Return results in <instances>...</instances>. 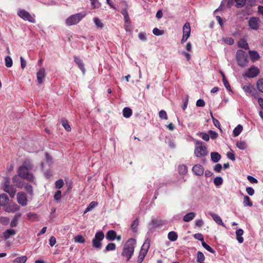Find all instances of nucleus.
<instances>
[{
    "instance_id": "nucleus-1",
    "label": "nucleus",
    "mask_w": 263,
    "mask_h": 263,
    "mask_svg": "<svg viewBox=\"0 0 263 263\" xmlns=\"http://www.w3.org/2000/svg\"><path fill=\"white\" fill-rule=\"evenodd\" d=\"M33 165L29 159L24 161L22 165L17 168V174L23 179L35 183V177L31 171L33 170Z\"/></svg>"
},
{
    "instance_id": "nucleus-2",
    "label": "nucleus",
    "mask_w": 263,
    "mask_h": 263,
    "mask_svg": "<svg viewBox=\"0 0 263 263\" xmlns=\"http://www.w3.org/2000/svg\"><path fill=\"white\" fill-rule=\"evenodd\" d=\"M136 240L134 238L128 239L124 245L122 255L125 256L127 260H129L131 256L133 255L135 247L136 245Z\"/></svg>"
},
{
    "instance_id": "nucleus-3",
    "label": "nucleus",
    "mask_w": 263,
    "mask_h": 263,
    "mask_svg": "<svg viewBox=\"0 0 263 263\" xmlns=\"http://www.w3.org/2000/svg\"><path fill=\"white\" fill-rule=\"evenodd\" d=\"M86 15V12L84 11L71 15L65 20V24L67 26H71L78 24Z\"/></svg>"
},
{
    "instance_id": "nucleus-4",
    "label": "nucleus",
    "mask_w": 263,
    "mask_h": 263,
    "mask_svg": "<svg viewBox=\"0 0 263 263\" xmlns=\"http://www.w3.org/2000/svg\"><path fill=\"white\" fill-rule=\"evenodd\" d=\"M194 154L197 157L205 156L208 154L207 148L203 142L201 141L196 142Z\"/></svg>"
},
{
    "instance_id": "nucleus-5",
    "label": "nucleus",
    "mask_w": 263,
    "mask_h": 263,
    "mask_svg": "<svg viewBox=\"0 0 263 263\" xmlns=\"http://www.w3.org/2000/svg\"><path fill=\"white\" fill-rule=\"evenodd\" d=\"M17 15L23 20L28 21L31 23L35 22V15L34 14H30L29 12L23 9H18L17 12Z\"/></svg>"
},
{
    "instance_id": "nucleus-6",
    "label": "nucleus",
    "mask_w": 263,
    "mask_h": 263,
    "mask_svg": "<svg viewBox=\"0 0 263 263\" xmlns=\"http://www.w3.org/2000/svg\"><path fill=\"white\" fill-rule=\"evenodd\" d=\"M104 238V235L102 231L97 232L94 238L92 240V244L93 247L100 250L102 247V241Z\"/></svg>"
},
{
    "instance_id": "nucleus-7",
    "label": "nucleus",
    "mask_w": 263,
    "mask_h": 263,
    "mask_svg": "<svg viewBox=\"0 0 263 263\" xmlns=\"http://www.w3.org/2000/svg\"><path fill=\"white\" fill-rule=\"evenodd\" d=\"M236 60L239 66L245 67L247 65V55L246 53L242 50H238L236 52Z\"/></svg>"
},
{
    "instance_id": "nucleus-8",
    "label": "nucleus",
    "mask_w": 263,
    "mask_h": 263,
    "mask_svg": "<svg viewBox=\"0 0 263 263\" xmlns=\"http://www.w3.org/2000/svg\"><path fill=\"white\" fill-rule=\"evenodd\" d=\"M149 248V241L148 239H146L144 243L143 244L141 250L139 252V255L138 257V262L142 263L145 255H146L148 249Z\"/></svg>"
},
{
    "instance_id": "nucleus-9",
    "label": "nucleus",
    "mask_w": 263,
    "mask_h": 263,
    "mask_svg": "<svg viewBox=\"0 0 263 263\" xmlns=\"http://www.w3.org/2000/svg\"><path fill=\"white\" fill-rule=\"evenodd\" d=\"M260 23L259 17L252 16L248 21V26L251 30H257L260 28Z\"/></svg>"
},
{
    "instance_id": "nucleus-10",
    "label": "nucleus",
    "mask_w": 263,
    "mask_h": 263,
    "mask_svg": "<svg viewBox=\"0 0 263 263\" xmlns=\"http://www.w3.org/2000/svg\"><path fill=\"white\" fill-rule=\"evenodd\" d=\"M191 31V30L190 23L189 22H186L183 26V36L181 41V43L182 44L185 43L190 37Z\"/></svg>"
},
{
    "instance_id": "nucleus-11",
    "label": "nucleus",
    "mask_w": 263,
    "mask_h": 263,
    "mask_svg": "<svg viewBox=\"0 0 263 263\" xmlns=\"http://www.w3.org/2000/svg\"><path fill=\"white\" fill-rule=\"evenodd\" d=\"M17 202L22 206L27 204V199L26 194L23 192H18L17 195Z\"/></svg>"
},
{
    "instance_id": "nucleus-12",
    "label": "nucleus",
    "mask_w": 263,
    "mask_h": 263,
    "mask_svg": "<svg viewBox=\"0 0 263 263\" xmlns=\"http://www.w3.org/2000/svg\"><path fill=\"white\" fill-rule=\"evenodd\" d=\"M259 73V69L253 66L251 67L246 73V76L248 78H254L256 77Z\"/></svg>"
},
{
    "instance_id": "nucleus-13",
    "label": "nucleus",
    "mask_w": 263,
    "mask_h": 263,
    "mask_svg": "<svg viewBox=\"0 0 263 263\" xmlns=\"http://www.w3.org/2000/svg\"><path fill=\"white\" fill-rule=\"evenodd\" d=\"M164 224L163 221L160 219H153L148 224L149 230H153L156 228L161 227Z\"/></svg>"
},
{
    "instance_id": "nucleus-14",
    "label": "nucleus",
    "mask_w": 263,
    "mask_h": 263,
    "mask_svg": "<svg viewBox=\"0 0 263 263\" xmlns=\"http://www.w3.org/2000/svg\"><path fill=\"white\" fill-rule=\"evenodd\" d=\"M9 181H6L4 186V190L8 193L11 198H13L16 193V190L11 185H9Z\"/></svg>"
},
{
    "instance_id": "nucleus-15",
    "label": "nucleus",
    "mask_w": 263,
    "mask_h": 263,
    "mask_svg": "<svg viewBox=\"0 0 263 263\" xmlns=\"http://www.w3.org/2000/svg\"><path fill=\"white\" fill-rule=\"evenodd\" d=\"M204 168L200 164H196L193 166L192 171L197 176H201L204 173Z\"/></svg>"
},
{
    "instance_id": "nucleus-16",
    "label": "nucleus",
    "mask_w": 263,
    "mask_h": 263,
    "mask_svg": "<svg viewBox=\"0 0 263 263\" xmlns=\"http://www.w3.org/2000/svg\"><path fill=\"white\" fill-rule=\"evenodd\" d=\"M22 179L18 174L13 176L12 178L13 182L16 187L18 188H22L23 187L24 183Z\"/></svg>"
},
{
    "instance_id": "nucleus-17",
    "label": "nucleus",
    "mask_w": 263,
    "mask_h": 263,
    "mask_svg": "<svg viewBox=\"0 0 263 263\" xmlns=\"http://www.w3.org/2000/svg\"><path fill=\"white\" fill-rule=\"evenodd\" d=\"M45 77V70L44 68H41L36 73V78L39 84H42L44 79Z\"/></svg>"
},
{
    "instance_id": "nucleus-18",
    "label": "nucleus",
    "mask_w": 263,
    "mask_h": 263,
    "mask_svg": "<svg viewBox=\"0 0 263 263\" xmlns=\"http://www.w3.org/2000/svg\"><path fill=\"white\" fill-rule=\"evenodd\" d=\"M15 234L16 231L14 229H7L3 232L2 237L5 240H7L9 239L10 236L14 235Z\"/></svg>"
},
{
    "instance_id": "nucleus-19",
    "label": "nucleus",
    "mask_w": 263,
    "mask_h": 263,
    "mask_svg": "<svg viewBox=\"0 0 263 263\" xmlns=\"http://www.w3.org/2000/svg\"><path fill=\"white\" fill-rule=\"evenodd\" d=\"M210 216L213 218V220L219 225L222 226V227L226 228L225 224L222 222V220L221 217L217 214H215L213 212L210 213Z\"/></svg>"
},
{
    "instance_id": "nucleus-20",
    "label": "nucleus",
    "mask_w": 263,
    "mask_h": 263,
    "mask_svg": "<svg viewBox=\"0 0 263 263\" xmlns=\"http://www.w3.org/2000/svg\"><path fill=\"white\" fill-rule=\"evenodd\" d=\"M21 214L20 213H16L13 219L11 220L10 222V227L12 228L15 227L17 226L18 221L21 217Z\"/></svg>"
},
{
    "instance_id": "nucleus-21",
    "label": "nucleus",
    "mask_w": 263,
    "mask_h": 263,
    "mask_svg": "<svg viewBox=\"0 0 263 263\" xmlns=\"http://www.w3.org/2000/svg\"><path fill=\"white\" fill-rule=\"evenodd\" d=\"M238 46L239 48H243L245 50H248L249 48V45L247 41L244 39H241L238 42Z\"/></svg>"
},
{
    "instance_id": "nucleus-22",
    "label": "nucleus",
    "mask_w": 263,
    "mask_h": 263,
    "mask_svg": "<svg viewBox=\"0 0 263 263\" xmlns=\"http://www.w3.org/2000/svg\"><path fill=\"white\" fill-rule=\"evenodd\" d=\"M243 234V231L241 229H239L236 231V239L240 243H242L243 242V238L242 237Z\"/></svg>"
},
{
    "instance_id": "nucleus-23",
    "label": "nucleus",
    "mask_w": 263,
    "mask_h": 263,
    "mask_svg": "<svg viewBox=\"0 0 263 263\" xmlns=\"http://www.w3.org/2000/svg\"><path fill=\"white\" fill-rule=\"evenodd\" d=\"M74 62L78 65L79 68L83 72H85V68L84 66V64L82 61V60L77 57H74Z\"/></svg>"
},
{
    "instance_id": "nucleus-24",
    "label": "nucleus",
    "mask_w": 263,
    "mask_h": 263,
    "mask_svg": "<svg viewBox=\"0 0 263 263\" xmlns=\"http://www.w3.org/2000/svg\"><path fill=\"white\" fill-rule=\"evenodd\" d=\"M117 236L116 232L114 230H109L107 232L106 238L109 240H114Z\"/></svg>"
},
{
    "instance_id": "nucleus-25",
    "label": "nucleus",
    "mask_w": 263,
    "mask_h": 263,
    "mask_svg": "<svg viewBox=\"0 0 263 263\" xmlns=\"http://www.w3.org/2000/svg\"><path fill=\"white\" fill-rule=\"evenodd\" d=\"M211 157L212 161L214 163H216L220 159L221 156L217 152H212L211 153Z\"/></svg>"
},
{
    "instance_id": "nucleus-26",
    "label": "nucleus",
    "mask_w": 263,
    "mask_h": 263,
    "mask_svg": "<svg viewBox=\"0 0 263 263\" xmlns=\"http://www.w3.org/2000/svg\"><path fill=\"white\" fill-rule=\"evenodd\" d=\"M195 217V213L194 212H190L186 214H185L183 219L185 222H189L192 219H194V218Z\"/></svg>"
},
{
    "instance_id": "nucleus-27",
    "label": "nucleus",
    "mask_w": 263,
    "mask_h": 263,
    "mask_svg": "<svg viewBox=\"0 0 263 263\" xmlns=\"http://www.w3.org/2000/svg\"><path fill=\"white\" fill-rule=\"evenodd\" d=\"M8 201L9 199L7 195L5 194L0 195V206L5 205L7 203H8Z\"/></svg>"
},
{
    "instance_id": "nucleus-28",
    "label": "nucleus",
    "mask_w": 263,
    "mask_h": 263,
    "mask_svg": "<svg viewBox=\"0 0 263 263\" xmlns=\"http://www.w3.org/2000/svg\"><path fill=\"white\" fill-rule=\"evenodd\" d=\"M249 55L253 61H255L259 58V55L256 51L249 50Z\"/></svg>"
},
{
    "instance_id": "nucleus-29",
    "label": "nucleus",
    "mask_w": 263,
    "mask_h": 263,
    "mask_svg": "<svg viewBox=\"0 0 263 263\" xmlns=\"http://www.w3.org/2000/svg\"><path fill=\"white\" fill-rule=\"evenodd\" d=\"M167 237H168V239L170 241H175L178 238V235L176 232H175L174 231H171L168 233Z\"/></svg>"
},
{
    "instance_id": "nucleus-30",
    "label": "nucleus",
    "mask_w": 263,
    "mask_h": 263,
    "mask_svg": "<svg viewBox=\"0 0 263 263\" xmlns=\"http://www.w3.org/2000/svg\"><path fill=\"white\" fill-rule=\"evenodd\" d=\"M236 146L240 149L245 150L247 147V144L245 141H239L236 142Z\"/></svg>"
},
{
    "instance_id": "nucleus-31",
    "label": "nucleus",
    "mask_w": 263,
    "mask_h": 263,
    "mask_svg": "<svg viewBox=\"0 0 263 263\" xmlns=\"http://www.w3.org/2000/svg\"><path fill=\"white\" fill-rule=\"evenodd\" d=\"M132 115V110L129 107H125L123 109V116L126 118L130 117Z\"/></svg>"
},
{
    "instance_id": "nucleus-32",
    "label": "nucleus",
    "mask_w": 263,
    "mask_h": 263,
    "mask_svg": "<svg viewBox=\"0 0 263 263\" xmlns=\"http://www.w3.org/2000/svg\"><path fill=\"white\" fill-rule=\"evenodd\" d=\"M19 210H20V206L15 203H14V204L10 205L9 207L7 208V212H12V213H14L15 211H18Z\"/></svg>"
},
{
    "instance_id": "nucleus-33",
    "label": "nucleus",
    "mask_w": 263,
    "mask_h": 263,
    "mask_svg": "<svg viewBox=\"0 0 263 263\" xmlns=\"http://www.w3.org/2000/svg\"><path fill=\"white\" fill-rule=\"evenodd\" d=\"M95 26L100 29H102L104 27L103 23L101 22V21L97 17H95L93 19Z\"/></svg>"
},
{
    "instance_id": "nucleus-34",
    "label": "nucleus",
    "mask_w": 263,
    "mask_h": 263,
    "mask_svg": "<svg viewBox=\"0 0 263 263\" xmlns=\"http://www.w3.org/2000/svg\"><path fill=\"white\" fill-rule=\"evenodd\" d=\"M242 126L239 124L233 130V135L234 137H237L242 130Z\"/></svg>"
},
{
    "instance_id": "nucleus-35",
    "label": "nucleus",
    "mask_w": 263,
    "mask_h": 263,
    "mask_svg": "<svg viewBox=\"0 0 263 263\" xmlns=\"http://www.w3.org/2000/svg\"><path fill=\"white\" fill-rule=\"evenodd\" d=\"M27 260L26 256L23 255L14 259L13 262L16 263H25Z\"/></svg>"
},
{
    "instance_id": "nucleus-36",
    "label": "nucleus",
    "mask_w": 263,
    "mask_h": 263,
    "mask_svg": "<svg viewBox=\"0 0 263 263\" xmlns=\"http://www.w3.org/2000/svg\"><path fill=\"white\" fill-rule=\"evenodd\" d=\"M243 204L244 206H252L253 205V203L251 201L250 198L246 195L244 196Z\"/></svg>"
},
{
    "instance_id": "nucleus-37",
    "label": "nucleus",
    "mask_w": 263,
    "mask_h": 263,
    "mask_svg": "<svg viewBox=\"0 0 263 263\" xmlns=\"http://www.w3.org/2000/svg\"><path fill=\"white\" fill-rule=\"evenodd\" d=\"M97 205V202L95 201L91 202L87 207L85 209L84 213L85 214L89 211H91L96 205Z\"/></svg>"
},
{
    "instance_id": "nucleus-38",
    "label": "nucleus",
    "mask_w": 263,
    "mask_h": 263,
    "mask_svg": "<svg viewBox=\"0 0 263 263\" xmlns=\"http://www.w3.org/2000/svg\"><path fill=\"white\" fill-rule=\"evenodd\" d=\"M5 65L7 67L10 68L12 67L13 64L12 60L10 56H7L5 58Z\"/></svg>"
},
{
    "instance_id": "nucleus-39",
    "label": "nucleus",
    "mask_w": 263,
    "mask_h": 263,
    "mask_svg": "<svg viewBox=\"0 0 263 263\" xmlns=\"http://www.w3.org/2000/svg\"><path fill=\"white\" fill-rule=\"evenodd\" d=\"M236 3V7L237 8H241L244 7L246 3V0H234Z\"/></svg>"
},
{
    "instance_id": "nucleus-40",
    "label": "nucleus",
    "mask_w": 263,
    "mask_h": 263,
    "mask_svg": "<svg viewBox=\"0 0 263 263\" xmlns=\"http://www.w3.org/2000/svg\"><path fill=\"white\" fill-rule=\"evenodd\" d=\"M178 172L180 174H185L187 172V168L185 165H180L178 166Z\"/></svg>"
},
{
    "instance_id": "nucleus-41",
    "label": "nucleus",
    "mask_w": 263,
    "mask_h": 263,
    "mask_svg": "<svg viewBox=\"0 0 263 263\" xmlns=\"http://www.w3.org/2000/svg\"><path fill=\"white\" fill-rule=\"evenodd\" d=\"M205 260V257L204 254L200 251H198L197 252V262H203V261Z\"/></svg>"
},
{
    "instance_id": "nucleus-42",
    "label": "nucleus",
    "mask_w": 263,
    "mask_h": 263,
    "mask_svg": "<svg viewBox=\"0 0 263 263\" xmlns=\"http://www.w3.org/2000/svg\"><path fill=\"white\" fill-rule=\"evenodd\" d=\"M221 74H222V81H223V84H224L225 87L226 88V89L230 91L231 90L230 85L228 81L227 80L224 74L223 73H221Z\"/></svg>"
},
{
    "instance_id": "nucleus-43",
    "label": "nucleus",
    "mask_w": 263,
    "mask_h": 263,
    "mask_svg": "<svg viewBox=\"0 0 263 263\" xmlns=\"http://www.w3.org/2000/svg\"><path fill=\"white\" fill-rule=\"evenodd\" d=\"M202 246L205 249L211 253L214 254L215 253V250L213 249L209 245L206 244L204 241L202 243Z\"/></svg>"
},
{
    "instance_id": "nucleus-44",
    "label": "nucleus",
    "mask_w": 263,
    "mask_h": 263,
    "mask_svg": "<svg viewBox=\"0 0 263 263\" xmlns=\"http://www.w3.org/2000/svg\"><path fill=\"white\" fill-rule=\"evenodd\" d=\"M223 183V179L221 177H216L214 180V183L216 186H219Z\"/></svg>"
},
{
    "instance_id": "nucleus-45",
    "label": "nucleus",
    "mask_w": 263,
    "mask_h": 263,
    "mask_svg": "<svg viewBox=\"0 0 263 263\" xmlns=\"http://www.w3.org/2000/svg\"><path fill=\"white\" fill-rule=\"evenodd\" d=\"M115 249L116 245L114 243H109L106 246L105 251H113L115 250Z\"/></svg>"
},
{
    "instance_id": "nucleus-46",
    "label": "nucleus",
    "mask_w": 263,
    "mask_h": 263,
    "mask_svg": "<svg viewBox=\"0 0 263 263\" xmlns=\"http://www.w3.org/2000/svg\"><path fill=\"white\" fill-rule=\"evenodd\" d=\"M64 185V181L62 179H59L55 183V187L57 189H61Z\"/></svg>"
},
{
    "instance_id": "nucleus-47",
    "label": "nucleus",
    "mask_w": 263,
    "mask_h": 263,
    "mask_svg": "<svg viewBox=\"0 0 263 263\" xmlns=\"http://www.w3.org/2000/svg\"><path fill=\"white\" fill-rule=\"evenodd\" d=\"M74 241L78 243H84L85 240L82 235H78L74 237Z\"/></svg>"
},
{
    "instance_id": "nucleus-48",
    "label": "nucleus",
    "mask_w": 263,
    "mask_h": 263,
    "mask_svg": "<svg viewBox=\"0 0 263 263\" xmlns=\"http://www.w3.org/2000/svg\"><path fill=\"white\" fill-rule=\"evenodd\" d=\"M257 88L259 91L263 92V79H260L257 81Z\"/></svg>"
},
{
    "instance_id": "nucleus-49",
    "label": "nucleus",
    "mask_w": 263,
    "mask_h": 263,
    "mask_svg": "<svg viewBox=\"0 0 263 263\" xmlns=\"http://www.w3.org/2000/svg\"><path fill=\"white\" fill-rule=\"evenodd\" d=\"M25 189L28 194L31 196L33 195L32 187L31 185L28 184H26V185L25 186Z\"/></svg>"
},
{
    "instance_id": "nucleus-50",
    "label": "nucleus",
    "mask_w": 263,
    "mask_h": 263,
    "mask_svg": "<svg viewBox=\"0 0 263 263\" xmlns=\"http://www.w3.org/2000/svg\"><path fill=\"white\" fill-rule=\"evenodd\" d=\"M91 5L93 8H98L100 7L101 4L98 0H90Z\"/></svg>"
},
{
    "instance_id": "nucleus-51",
    "label": "nucleus",
    "mask_w": 263,
    "mask_h": 263,
    "mask_svg": "<svg viewBox=\"0 0 263 263\" xmlns=\"http://www.w3.org/2000/svg\"><path fill=\"white\" fill-rule=\"evenodd\" d=\"M62 125L67 131L71 130V127L66 120H62Z\"/></svg>"
},
{
    "instance_id": "nucleus-52",
    "label": "nucleus",
    "mask_w": 263,
    "mask_h": 263,
    "mask_svg": "<svg viewBox=\"0 0 263 263\" xmlns=\"http://www.w3.org/2000/svg\"><path fill=\"white\" fill-rule=\"evenodd\" d=\"M159 116L161 119L167 120V116L165 111L161 110L159 112Z\"/></svg>"
},
{
    "instance_id": "nucleus-53",
    "label": "nucleus",
    "mask_w": 263,
    "mask_h": 263,
    "mask_svg": "<svg viewBox=\"0 0 263 263\" xmlns=\"http://www.w3.org/2000/svg\"><path fill=\"white\" fill-rule=\"evenodd\" d=\"M211 116H212V121H213V123L214 125L216 127H217L218 129L221 130V126H220V122H219V121L217 119L214 118L213 117L212 114H211Z\"/></svg>"
},
{
    "instance_id": "nucleus-54",
    "label": "nucleus",
    "mask_w": 263,
    "mask_h": 263,
    "mask_svg": "<svg viewBox=\"0 0 263 263\" xmlns=\"http://www.w3.org/2000/svg\"><path fill=\"white\" fill-rule=\"evenodd\" d=\"M62 193L60 190L57 191L54 195V199L59 201L61 199Z\"/></svg>"
},
{
    "instance_id": "nucleus-55",
    "label": "nucleus",
    "mask_w": 263,
    "mask_h": 263,
    "mask_svg": "<svg viewBox=\"0 0 263 263\" xmlns=\"http://www.w3.org/2000/svg\"><path fill=\"white\" fill-rule=\"evenodd\" d=\"M153 33L154 34L157 36L161 35L163 34L164 32L163 31L160 30V29H158L157 28H155L153 30Z\"/></svg>"
},
{
    "instance_id": "nucleus-56",
    "label": "nucleus",
    "mask_w": 263,
    "mask_h": 263,
    "mask_svg": "<svg viewBox=\"0 0 263 263\" xmlns=\"http://www.w3.org/2000/svg\"><path fill=\"white\" fill-rule=\"evenodd\" d=\"M209 137H210L212 139H215L218 137V134L213 130H210L209 131Z\"/></svg>"
},
{
    "instance_id": "nucleus-57",
    "label": "nucleus",
    "mask_w": 263,
    "mask_h": 263,
    "mask_svg": "<svg viewBox=\"0 0 263 263\" xmlns=\"http://www.w3.org/2000/svg\"><path fill=\"white\" fill-rule=\"evenodd\" d=\"M36 217H37L36 214H35L33 213L30 212V213H28V214H27V218L30 220L33 221L36 218Z\"/></svg>"
},
{
    "instance_id": "nucleus-58",
    "label": "nucleus",
    "mask_w": 263,
    "mask_h": 263,
    "mask_svg": "<svg viewBox=\"0 0 263 263\" xmlns=\"http://www.w3.org/2000/svg\"><path fill=\"white\" fill-rule=\"evenodd\" d=\"M194 237L195 239L200 240L201 242V243L204 241L203 235L201 233L195 234L194 235Z\"/></svg>"
},
{
    "instance_id": "nucleus-59",
    "label": "nucleus",
    "mask_w": 263,
    "mask_h": 263,
    "mask_svg": "<svg viewBox=\"0 0 263 263\" xmlns=\"http://www.w3.org/2000/svg\"><path fill=\"white\" fill-rule=\"evenodd\" d=\"M138 37L142 41H146L147 40L146 34L144 32H140L138 34Z\"/></svg>"
},
{
    "instance_id": "nucleus-60",
    "label": "nucleus",
    "mask_w": 263,
    "mask_h": 263,
    "mask_svg": "<svg viewBox=\"0 0 263 263\" xmlns=\"http://www.w3.org/2000/svg\"><path fill=\"white\" fill-rule=\"evenodd\" d=\"M227 157L231 160L232 161H235V156L233 153V152L232 151L231 152H228L227 154Z\"/></svg>"
},
{
    "instance_id": "nucleus-61",
    "label": "nucleus",
    "mask_w": 263,
    "mask_h": 263,
    "mask_svg": "<svg viewBox=\"0 0 263 263\" xmlns=\"http://www.w3.org/2000/svg\"><path fill=\"white\" fill-rule=\"evenodd\" d=\"M196 106L198 107H203L205 106V102L202 99H199L196 102Z\"/></svg>"
},
{
    "instance_id": "nucleus-62",
    "label": "nucleus",
    "mask_w": 263,
    "mask_h": 263,
    "mask_svg": "<svg viewBox=\"0 0 263 263\" xmlns=\"http://www.w3.org/2000/svg\"><path fill=\"white\" fill-rule=\"evenodd\" d=\"M246 192L250 196H252L254 194V190L251 187H247Z\"/></svg>"
},
{
    "instance_id": "nucleus-63",
    "label": "nucleus",
    "mask_w": 263,
    "mask_h": 263,
    "mask_svg": "<svg viewBox=\"0 0 263 263\" xmlns=\"http://www.w3.org/2000/svg\"><path fill=\"white\" fill-rule=\"evenodd\" d=\"M247 179L252 183H257L258 182L257 180L251 176H248Z\"/></svg>"
},
{
    "instance_id": "nucleus-64",
    "label": "nucleus",
    "mask_w": 263,
    "mask_h": 263,
    "mask_svg": "<svg viewBox=\"0 0 263 263\" xmlns=\"http://www.w3.org/2000/svg\"><path fill=\"white\" fill-rule=\"evenodd\" d=\"M225 42L230 45H232L234 43V40L231 37H227L224 40Z\"/></svg>"
}]
</instances>
